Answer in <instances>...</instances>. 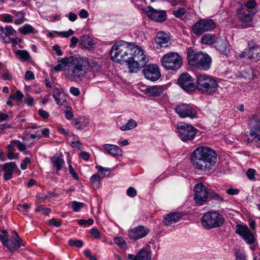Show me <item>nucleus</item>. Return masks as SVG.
I'll use <instances>...</instances> for the list:
<instances>
[{"label": "nucleus", "mask_w": 260, "mask_h": 260, "mask_svg": "<svg viewBox=\"0 0 260 260\" xmlns=\"http://www.w3.org/2000/svg\"><path fill=\"white\" fill-rule=\"evenodd\" d=\"M5 32L9 36L15 35L17 33L16 31L11 26H7L5 28Z\"/></svg>", "instance_id": "obj_50"}, {"label": "nucleus", "mask_w": 260, "mask_h": 260, "mask_svg": "<svg viewBox=\"0 0 260 260\" xmlns=\"http://www.w3.org/2000/svg\"><path fill=\"white\" fill-rule=\"evenodd\" d=\"M187 59L190 66L201 70L207 71L211 66L212 58L207 53L195 52L192 48L188 49Z\"/></svg>", "instance_id": "obj_3"}, {"label": "nucleus", "mask_w": 260, "mask_h": 260, "mask_svg": "<svg viewBox=\"0 0 260 260\" xmlns=\"http://www.w3.org/2000/svg\"><path fill=\"white\" fill-rule=\"evenodd\" d=\"M228 42L225 39L217 37L214 47L219 52L225 54Z\"/></svg>", "instance_id": "obj_30"}, {"label": "nucleus", "mask_w": 260, "mask_h": 260, "mask_svg": "<svg viewBox=\"0 0 260 260\" xmlns=\"http://www.w3.org/2000/svg\"><path fill=\"white\" fill-rule=\"evenodd\" d=\"M258 132L256 131H250L249 132V135L252 137V139H250L249 138H247L246 141L247 143H249L251 142H256L260 143V134Z\"/></svg>", "instance_id": "obj_39"}, {"label": "nucleus", "mask_w": 260, "mask_h": 260, "mask_svg": "<svg viewBox=\"0 0 260 260\" xmlns=\"http://www.w3.org/2000/svg\"><path fill=\"white\" fill-rule=\"evenodd\" d=\"M35 29L30 24H25L18 29L19 32L23 35H26L29 34L34 33Z\"/></svg>", "instance_id": "obj_37"}, {"label": "nucleus", "mask_w": 260, "mask_h": 260, "mask_svg": "<svg viewBox=\"0 0 260 260\" xmlns=\"http://www.w3.org/2000/svg\"><path fill=\"white\" fill-rule=\"evenodd\" d=\"M175 112L181 118H197V112L196 108L189 104L180 103L177 105L175 109Z\"/></svg>", "instance_id": "obj_12"}, {"label": "nucleus", "mask_w": 260, "mask_h": 260, "mask_svg": "<svg viewBox=\"0 0 260 260\" xmlns=\"http://www.w3.org/2000/svg\"><path fill=\"white\" fill-rule=\"evenodd\" d=\"M49 224L55 227H60L61 225V222L57 220L55 218H52L49 220Z\"/></svg>", "instance_id": "obj_56"}, {"label": "nucleus", "mask_w": 260, "mask_h": 260, "mask_svg": "<svg viewBox=\"0 0 260 260\" xmlns=\"http://www.w3.org/2000/svg\"><path fill=\"white\" fill-rule=\"evenodd\" d=\"M52 95L57 104L63 105L66 103V97L58 88L56 87L53 88Z\"/></svg>", "instance_id": "obj_29"}, {"label": "nucleus", "mask_w": 260, "mask_h": 260, "mask_svg": "<svg viewBox=\"0 0 260 260\" xmlns=\"http://www.w3.org/2000/svg\"><path fill=\"white\" fill-rule=\"evenodd\" d=\"M52 49L58 56H61L62 55L61 48L58 45H54L52 47Z\"/></svg>", "instance_id": "obj_57"}, {"label": "nucleus", "mask_w": 260, "mask_h": 260, "mask_svg": "<svg viewBox=\"0 0 260 260\" xmlns=\"http://www.w3.org/2000/svg\"><path fill=\"white\" fill-rule=\"evenodd\" d=\"M255 172V171L254 169H249L246 172V175H247L248 178L250 180L254 178Z\"/></svg>", "instance_id": "obj_58"}, {"label": "nucleus", "mask_w": 260, "mask_h": 260, "mask_svg": "<svg viewBox=\"0 0 260 260\" xmlns=\"http://www.w3.org/2000/svg\"><path fill=\"white\" fill-rule=\"evenodd\" d=\"M84 205V203L76 201H73L72 202V208L75 212L79 211L83 207Z\"/></svg>", "instance_id": "obj_44"}, {"label": "nucleus", "mask_w": 260, "mask_h": 260, "mask_svg": "<svg viewBox=\"0 0 260 260\" xmlns=\"http://www.w3.org/2000/svg\"><path fill=\"white\" fill-rule=\"evenodd\" d=\"M58 64L53 68L56 72L62 71L66 66L67 76L73 78L81 79L88 71L89 62L86 57L75 54L69 57L61 58L58 60Z\"/></svg>", "instance_id": "obj_1"}, {"label": "nucleus", "mask_w": 260, "mask_h": 260, "mask_svg": "<svg viewBox=\"0 0 260 260\" xmlns=\"http://www.w3.org/2000/svg\"><path fill=\"white\" fill-rule=\"evenodd\" d=\"M150 231L147 227L139 225L128 231L129 238L133 241H136L140 239L146 237Z\"/></svg>", "instance_id": "obj_15"}, {"label": "nucleus", "mask_w": 260, "mask_h": 260, "mask_svg": "<svg viewBox=\"0 0 260 260\" xmlns=\"http://www.w3.org/2000/svg\"><path fill=\"white\" fill-rule=\"evenodd\" d=\"M239 19L242 22V27L247 28L252 26L251 23L253 14L249 12H241L238 14Z\"/></svg>", "instance_id": "obj_23"}, {"label": "nucleus", "mask_w": 260, "mask_h": 260, "mask_svg": "<svg viewBox=\"0 0 260 260\" xmlns=\"http://www.w3.org/2000/svg\"><path fill=\"white\" fill-rule=\"evenodd\" d=\"M178 83L187 92H191L195 89L194 79L188 73L182 74L178 79Z\"/></svg>", "instance_id": "obj_13"}, {"label": "nucleus", "mask_w": 260, "mask_h": 260, "mask_svg": "<svg viewBox=\"0 0 260 260\" xmlns=\"http://www.w3.org/2000/svg\"><path fill=\"white\" fill-rule=\"evenodd\" d=\"M68 243L70 246H75L78 248H80L83 245V242L81 240H74L73 239H70Z\"/></svg>", "instance_id": "obj_43"}, {"label": "nucleus", "mask_w": 260, "mask_h": 260, "mask_svg": "<svg viewBox=\"0 0 260 260\" xmlns=\"http://www.w3.org/2000/svg\"><path fill=\"white\" fill-rule=\"evenodd\" d=\"M240 190L237 188H230L226 190V192L229 195H237L239 194Z\"/></svg>", "instance_id": "obj_54"}, {"label": "nucleus", "mask_w": 260, "mask_h": 260, "mask_svg": "<svg viewBox=\"0 0 260 260\" xmlns=\"http://www.w3.org/2000/svg\"><path fill=\"white\" fill-rule=\"evenodd\" d=\"M51 162L53 167L56 168V171H60L64 163L63 159L60 156L54 155L51 158Z\"/></svg>", "instance_id": "obj_35"}, {"label": "nucleus", "mask_w": 260, "mask_h": 260, "mask_svg": "<svg viewBox=\"0 0 260 260\" xmlns=\"http://www.w3.org/2000/svg\"><path fill=\"white\" fill-rule=\"evenodd\" d=\"M186 9L183 8H179L172 12L173 14L177 18H180L186 13Z\"/></svg>", "instance_id": "obj_45"}, {"label": "nucleus", "mask_w": 260, "mask_h": 260, "mask_svg": "<svg viewBox=\"0 0 260 260\" xmlns=\"http://www.w3.org/2000/svg\"><path fill=\"white\" fill-rule=\"evenodd\" d=\"M13 239V240L8 239L5 245L11 252H14L20 248L21 246L23 245L22 240L19 236L14 237Z\"/></svg>", "instance_id": "obj_19"}, {"label": "nucleus", "mask_w": 260, "mask_h": 260, "mask_svg": "<svg viewBox=\"0 0 260 260\" xmlns=\"http://www.w3.org/2000/svg\"><path fill=\"white\" fill-rule=\"evenodd\" d=\"M250 131H256L260 133V117L252 115L248 123Z\"/></svg>", "instance_id": "obj_31"}, {"label": "nucleus", "mask_w": 260, "mask_h": 260, "mask_svg": "<svg viewBox=\"0 0 260 260\" xmlns=\"http://www.w3.org/2000/svg\"><path fill=\"white\" fill-rule=\"evenodd\" d=\"M217 37L211 34H206L204 35L201 40V43L204 45H214Z\"/></svg>", "instance_id": "obj_33"}, {"label": "nucleus", "mask_w": 260, "mask_h": 260, "mask_svg": "<svg viewBox=\"0 0 260 260\" xmlns=\"http://www.w3.org/2000/svg\"><path fill=\"white\" fill-rule=\"evenodd\" d=\"M155 41L159 48L168 47L171 44L169 35L162 31L157 32Z\"/></svg>", "instance_id": "obj_18"}, {"label": "nucleus", "mask_w": 260, "mask_h": 260, "mask_svg": "<svg viewBox=\"0 0 260 260\" xmlns=\"http://www.w3.org/2000/svg\"><path fill=\"white\" fill-rule=\"evenodd\" d=\"M193 200L196 205L201 206L205 204L208 199V192L207 188L203 183L196 184L193 188Z\"/></svg>", "instance_id": "obj_10"}, {"label": "nucleus", "mask_w": 260, "mask_h": 260, "mask_svg": "<svg viewBox=\"0 0 260 260\" xmlns=\"http://www.w3.org/2000/svg\"><path fill=\"white\" fill-rule=\"evenodd\" d=\"M163 91V87L159 85L150 86L145 89V92L147 95L154 97L160 96Z\"/></svg>", "instance_id": "obj_28"}, {"label": "nucleus", "mask_w": 260, "mask_h": 260, "mask_svg": "<svg viewBox=\"0 0 260 260\" xmlns=\"http://www.w3.org/2000/svg\"><path fill=\"white\" fill-rule=\"evenodd\" d=\"M127 195L131 198L135 197L137 195V191L135 188L133 187H129L126 191Z\"/></svg>", "instance_id": "obj_51"}, {"label": "nucleus", "mask_w": 260, "mask_h": 260, "mask_svg": "<svg viewBox=\"0 0 260 260\" xmlns=\"http://www.w3.org/2000/svg\"><path fill=\"white\" fill-rule=\"evenodd\" d=\"M236 256L235 260H245V255L240 251H237L235 253Z\"/></svg>", "instance_id": "obj_61"}, {"label": "nucleus", "mask_w": 260, "mask_h": 260, "mask_svg": "<svg viewBox=\"0 0 260 260\" xmlns=\"http://www.w3.org/2000/svg\"><path fill=\"white\" fill-rule=\"evenodd\" d=\"M130 51L131 50L124 42H116L112 47L111 58L115 62L122 64L131 58L128 55V53H131Z\"/></svg>", "instance_id": "obj_5"}, {"label": "nucleus", "mask_w": 260, "mask_h": 260, "mask_svg": "<svg viewBox=\"0 0 260 260\" xmlns=\"http://www.w3.org/2000/svg\"><path fill=\"white\" fill-rule=\"evenodd\" d=\"M30 163V159L29 157H25L20 165V168L24 170L27 168V164Z\"/></svg>", "instance_id": "obj_53"}, {"label": "nucleus", "mask_w": 260, "mask_h": 260, "mask_svg": "<svg viewBox=\"0 0 260 260\" xmlns=\"http://www.w3.org/2000/svg\"><path fill=\"white\" fill-rule=\"evenodd\" d=\"M80 45L84 48L90 50L94 48L95 43L92 38L87 35H83L80 39Z\"/></svg>", "instance_id": "obj_32"}, {"label": "nucleus", "mask_w": 260, "mask_h": 260, "mask_svg": "<svg viewBox=\"0 0 260 260\" xmlns=\"http://www.w3.org/2000/svg\"><path fill=\"white\" fill-rule=\"evenodd\" d=\"M208 198L218 202H224L223 198L213 191L209 190L208 192Z\"/></svg>", "instance_id": "obj_41"}, {"label": "nucleus", "mask_w": 260, "mask_h": 260, "mask_svg": "<svg viewBox=\"0 0 260 260\" xmlns=\"http://www.w3.org/2000/svg\"><path fill=\"white\" fill-rule=\"evenodd\" d=\"M143 72L145 78L151 81L157 80L161 76L160 70L156 64L145 66Z\"/></svg>", "instance_id": "obj_14"}, {"label": "nucleus", "mask_w": 260, "mask_h": 260, "mask_svg": "<svg viewBox=\"0 0 260 260\" xmlns=\"http://www.w3.org/2000/svg\"><path fill=\"white\" fill-rule=\"evenodd\" d=\"M25 78L27 80H32L35 79V75L32 72L28 71L25 74Z\"/></svg>", "instance_id": "obj_59"}, {"label": "nucleus", "mask_w": 260, "mask_h": 260, "mask_svg": "<svg viewBox=\"0 0 260 260\" xmlns=\"http://www.w3.org/2000/svg\"><path fill=\"white\" fill-rule=\"evenodd\" d=\"M101 177L98 173L93 174L90 177V182L94 189H97L100 186L101 184Z\"/></svg>", "instance_id": "obj_36"}, {"label": "nucleus", "mask_w": 260, "mask_h": 260, "mask_svg": "<svg viewBox=\"0 0 260 260\" xmlns=\"http://www.w3.org/2000/svg\"><path fill=\"white\" fill-rule=\"evenodd\" d=\"M70 92L75 96H78L80 93V90L79 89L75 87H71L70 90Z\"/></svg>", "instance_id": "obj_64"}, {"label": "nucleus", "mask_w": 260, "mask_h": 260, "mask_svg": "<svg viewBox=\"0 0 260 260\" xmlns=\"http://www.w3.org/2000/svg\"><path fill=\"white\" fill-rule=\"evenodd\" d=\"M182 218V215L178 212H171L164 216V223L166 225H170L179 221Z\"/></svg>", "instance_id": "obj_20"}, {"label": "nucleus", "mask_w": 260, "mask_h": 260, "mask_svg": "<svg viewBox=\"0 0 260 260\" xmlns=\"http://www.w3.org/2000/svg\"><path fill=\"white\" fill-rule=\"evenodd\" d=\"M125 63L127 65L131 72H137L139 68L144 67L146 63V59L138 58V56L128 58Z\"/></svg>", "instance_id": "obj_17"}, {"label": "nucleus", "mask_w": 260, "mask_h": 260, "mask_svg": "<svg viewBox=\"0 0 260 260\" xmlns=\"http://www.w3.org/2000/svg\"><path fill=\"white\" fill-rule=\"evenodd\" d=\"M16 54L19 56V59L22 61H28L30 58L28 52L24 50H18L16 51Z\"/></svg>", "instance_id": "obj_40"}, {"label": "nucleus", "mask_w": 260, "mask_h": 260, "mask_svg": "<svg viewBox=\"0 0 260 260\" xmlns=\"http://www.w3.org/2000/svg\"><path fill=\"white\" fill-rule=\"evenodd\" d=\"M137 125V122L133 119H130L125 124L121 126L120 128L122 131H125L132 129L136 127Z\"/></svg>", "instance_id": "obj_38"}, {"label": "nucleus", "mask_w": 260, "mask_h": 260, "mask_svg": "<svg viewBox=\"0 0 260 260\" xmlns=\"http://www.w3.org/2000/svg\"><path fill=\"white\" fill-rule=\"evenodd\" d=\"M79 15L81 18H86L89 16L88 12L85 9H81Z\"/></svg>", "instance_id": "obj_63"}, {"label": "nucleus", "mask_w": 260, "mask_h": 260, "mask_svg": "<svg viewBox=\"0 0 260 260\" xmlns=\"http://www.w3.org/2000/svg\"><path fill=\"white\" fill-rule=\"evenodd\" d=\"M249 50L248 51V57L249 59L259 60L260 58V47L253 44V42H249L248 43Z\"/></svg>", "instance_id": "obj_21"}, {"label": "nucleus", "mask_w": 260, "mask_h": 260, "mask_svg": "<svg viewBox=\"0 0 260 260\" xmlns=\"http://www.w3.org/2000/svg\"><path fill=\"white\" fill-rule=\"evenodd\" d=\"M224 221L222 215L216 212H208L201 218L202 226L207 230L221 226Z\"/></svg>", "instance_id": "obj_6"}, {"label": "nucleus", "mask_w": 260, "mask_h": 260, "mask_svg": "<svg viewBox=\"0 0 260 260\" xmlns=\"http://www.w3.org/2000/svg\"><path fill=\"white\" fill-rule=\"evenodd\" d=\"M88 124V122L87 120L81 118L79 119H74L72 123L73 126L78 129H82L84 128L86 126H87Z\"/></svg>", "instance_id": "obj_34"}, {"label": "nucleus", "mask_w": 260, "mask_h": 260, "mask_svg": "<svg viewBox=\"0 0 260 260\" xmlns=\"http://www.w3.org/2000/svg\"><path fill=\"white\" fill-rule=\"evenodd\" d=\"M90 234L95 239L99 238L101 237L100 232L95 228L90 230Z\"/></svg>", "instance_id": "obj_52"}, {"label": "nucleus", "mask_w": 260, "mask_h": 260, "mask_svg": "<svg viewBox=\"0 0 260 260\" xmlns=\"http://www.w3.org/2000/svg\"><path fill=\"white\" fill-rule=\"evenodd\" d=\"M177 129L180 139L183 141L193 140L198 132V130L192 125L184 122L177 124Z\"/></svg>", "instance_id": "obj_8"}, {"label": "nucleus", "mask_w": 260, "mask_h": 260, "mask_svg": "<svg viewBox=\"0 0 260 260\" xmlns=\"http://www.w3.org/2000/svg\"><path fill=\"white\" fill-rule=\"evenodd\" d=\"M95 168L101 173L102 175H105V173L109 171L110 169L107 168H104L101 166H96Z\"/></svg>", "instance_id": "obj_60"}, {"label": "nucleus", "mask_w": 260, "mask_h": 260, "mask_svg": "<svg viewBox=\"0 0 260 260\" xmlns=\"http://www.w3.org/2000/svg\"><path fill=\"white\" fill-rule=\"evenodd\" d=\"M257 74V71L249 68L241 71L238 77L247 80H253L256 78Z\"/></svg>", "instance_id": "obj_27"}, {"label": "nucleus", "mask_w": 260, "mask_h": 260, "mask_svg": "<svg viewBox=\"0 0 260 260\" xmlns=\"http://www.w3.org/2000/svg\"><path fill=\"white\" fill-rule=\"evenodd\" d=\"M162 66L168 70L177 71L181 66L182 60L177 52H171L164 55L161 58Z\"/></svg>", "instance_id": "obj_7"}, {"label": "nucleus", "mask_w": 260, "mask_h": 260, "mask_svg": "<svg viewBox=\"0 0 260 260\" xmlns=\"http://www.w3.org/2000/svg\"><path fill=\"white\" fill-rule=\"evenodd\" d=\"M127 47L131 50V53H128V57H134L138 56V58L146 59V56L140 47L134 45H128Z\"/></svg>", "instance_id": "obj_25"}, {"label": "nucleus", "mask_w": 260, "mask_h": 260, "mask_svg": "<svg viewBox=\"0 0 260 260\" xmlns=\"http://www.w3.org/2000/svg\"><path fill=\"white\" fill-rule=\"evenodd\" d=\"M72 147L76 148L79 150H81L82 149V144L79 140V138L76 136H74V141H72L70 143Z\"/></svg>", "instance_id": "obj_42"}, {"label": "nucleus", "mask_w": 260, "mask_h": 260, "mask_svg": "<svg viewBox=\"0 0 260 260\" xmlns=\"http://www.w3.org/2000/svg\"><path fill=\"white\" fill-rule=\"evenodd\" d=\"M115 243L121 248H124L126 246V244L124 241L123 238L120 237H115L114 239Z\"/></svg>", "instance_id": "obj_46"}, {"label": "nucleus", "mask_w": 260, "mask_h": 260, "mask_svg": "<svg viewBox=\"0 0 260 260\" xmlns=\"http://www.w3.org/2000/svg\"><path fill=\"white\" fill-rule=\"evenodd\" d=\"M69 169L70 173L72 176V177L75 179L78 180L79 179L78 175H77V174L75 171V170H74L73 167H72V166L71 165H70V164L69 165Z\"/></svg>", "instance_id": "obj_55"}, {"label": "nucleus", "mask_w": 260, "mask_h": 260, "mask_svg": "<svg viewBox=\"0 0 260 260\" xmlns=\"http://www.w3.org/2000/svg\"><path fill=\"white\" fill-rule=\"evenodd\" d=\"M235 233L248 244H253L256 240L254 232L251 231L246 225L238 224L235 227Z\"/></svg>", "instance_id": "obj_11"}, {"label": "nucleus", "mask_w": 260, "mask_h": 260, "mask_svg": "<svg viewBox=\"0 0 260 260\" xmlns=\"http://www.w3.org/2000/svg\"><path fill=\"white\" fill-rule=\"evenodd\" d=\"M17 16H19V18L15 20L14 23L17 25H19L24 22V15L23 13L20 12H18Z\"/></svg>", "instance_id": "obj_49"}, {"label": "nucleus", "mask_w": 260, "mask_h": 260, "mask_svg": "<svg viewBox=\"0 0 260 260\" xmlns=\"http://www.w3.org/2000/svg\"><path fill=\"white\" fill-rule=\"evenodd\" d=\"M218 83L212 76L205 75H199L197 77L196 88L201 93L212 95L216 92Z\"/></svg>", "instance_id": "obj_4"}, {"label": "nucleus", "mask_w": 260, "mask_h": 260, "mask_svg": "<svg viewBox=\"0 0 260 260\" xmlns=\"http://www.w3.org/2000/svg\"><path fill=\"white\" fill-rule=\"evenodd\" d=\"M74 31L70 29L68 31H59L58 32V34L62 37L64 38H68L70 36H72L74 34Z\"/></svg>", "instance_id": "obj_48"}, {"label": "nucleus", "mask_w": 260, "mask_h": 260, "mask_svg": "<svg viewBox=\"0 0 260 260\" xmlns=\"http://www.w3.org/2000/svg\"><path fill=\"white\" fill-rule=\"evenodd\" d=\"M16 167V165L14 162H7L3 165V169L5 172L4 175V180L8 181L12 178V175Z\"/></svg>", "instance_id": "obj_24"}, {"label": "nucleus", "mask_w": 260, "mask_h": 260, "mask_svg": "<svg viewBox=\"0 0 260 260\" xmlns=\"http://www.w3.org/2000/svg\"><path fill=\"white\" fill-rule=\"evenodd\" d=\"M128 260H151V253L144 249H141L136 255L128 254Z\"/></svg>", "instance_id": "obj_22"}, {"label": "nucleus", "mask_w": 260, "mask_h": 260, "mask_svg": "<svg viewBox=\"0 0 260 260\" xmlns=\"http://www.w3.org/2000/svg\"><path fill=\"white\" fill-rule=\"evenodd\" d=\"M79 157L85 160H88L90 157V154L85 151H82L80 153Z\"/></svg>", "instance_id": "obj_62"}, {"label": "nucleus", "mask_w": 260, "mask_h": 260, "mask_svg": "<svg viewBox=\"0 0 260 260\" xmlns=\"http://www.w3.org/2000/svg\"><path fill=\"white\" fill-rule=\"evenodd\" d=\"M215 27V23L209 19L198 20L192 26L193 32L197 36H201L205 31H211Z\"/></svg>", "instance_id": "obj_9"}, {"label": "nucleus", "mask_w": 260, "mask_h": 260, "mask_svg": "<svg viewBox=\"0 0 260 260\" xmlns=\"http://www.w3.org/2000/svg\"><path fill=\"white\" fill-rule=\"evenodd\" d=\"M145 12L148 17L155 21L163 22L167 18L165 11H157L151 7H148Z\"/></svg>", "instance_id": "obj_16"}, {"label": "nucleus", "mask_w": 260, "mask_h": 260, "mask_svg": "<svg viewBox=\"0 0 260 260\" xmlns=\"http://www.w3.org/2000/svg\"><path fill=\"white\" fill-rule=\"evenodd\" d=\"M12 144H15V146H16L20 151H23L26 149L25 145L19 140H13Z\"/></svg>", "instance_id": "obj_47"}, {"label": "nucleus", "mask_w": 260, "mask_h": 260, "mask_svg": "<svg viewBox=\"0 0 260 260\" xmlns=\"http://www.w3.org/2000/svg\"><path fill=\"white\" fill-rule=\"evenodd\" d=\"M216 160L215 151L208 147L196 148L191 155V161L194 168L204 172L212 170Z\"/></svg>", "instance_id": "obj_2"}, {"label": "nucleus", "mask_w": 260, "mask_h": 260, "mask_svg": "<svg viewBox=\"0 0 260 260\" xmlns=\"http://www.w3.org/2000/svg\"><path fill=\"white\" fill-rule=\"evenodd\" d=\"M103 147L109 154L114 157L121 156L122 154V150L117 145L106 144L103 145Z\"/></svg>", "instance_id": "obj_26"}]
</instances>
